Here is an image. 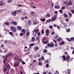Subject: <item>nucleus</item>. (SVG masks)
<instances>
[{
  "mask_svg": "<svg viewBox=\"0 0 74 74\" xmlns=\"http://www.w3.org/2000/svg\"><path fill=\"white\" fill-rule=\"evenodd\" d=\"M53 27V26L52 25H50V26H49V28H50L51 29H52Z\"/></svg>",
  "mask_w": 74,
  "mask_h": 74,
  "instance_id": "obj_60",
  "label": "nucleus"
},
{
  "mask_svg": "<svg viewBox=\"0 0 74 74\" xmlns=\"http://www.w3.org/2000/svg\"><path fill=\"white\" fill-rule=\"evenodd\" d=\"M10 56V54H9V53L8 54H7L6 55V57L7 58H7L8 57H9V56Z\"/></svg>",
  "mask_w": 74,
  "mask_h": 74,
  "instance_id": "obj_45",
  "label": "nucleus"
},
{
  "mask_svg": "<svg viewBox=\"0 0 74 74\" xmlns=\"http://www.w3.org/2000/svg\"><path fill=\"white\" fill-rule=\"evenodd\" d=\"M51 16V15L47 13L46 14V16L47 17H50V16Z\"/></svg>",
  "mask_w": 74,
  "mask_h": 74,
  "instance_id": "obj_30",
  "label": "nucleus"
},
{
  "mask_svg": "<svg viewBox=\"0 0 74 74\" xmlns=\"http://www.w3.org/2000/svg\"><path fill=\"white\" fill-rule=\"evenodd\" d=\"M6 4V3H4V4L3 3V1H0V6H2L3 5Z\"/></svg>",
  "mask_w": 74,
  "mask_h": 74,
  "instance_id": "obj_9",
  "label": "nucleus"
},
{
  "mask_svg": "<svg viewBox=\"0 0 74 74\" xmlns=\"http://www.w3.org/2000/svg\"><path fill=\"white\" fill-rule=\"evenodd\" d=\"M38 36H40L41 35V33L40 32H39L38 34Z\"/></svg>",
  "mask_w": 74,
  "mask_h": 74,
  "instance_id": "obj_53",
  "label": "nucleus"
},
{
  "mask_svg": "<svg viewBox=\"0 0 74 74\" xmlns=\"http://www.w3.org/2000/svg\"><path fill=\"white\" fill-rule=\"evenodd\" d=\"M10 30L11 31L13 32H16V28L14 26H11L10 27Z\"/></svg>",
  "mask_w": 74,
  "mask_h": 74,
  "instance_id": "obj_1",
  "label": "nucleus"
},
{
  "mask_svg": "<svg viewBox=\"0 0 74 74\" xmlns=\"http://www.w3.org/2000/svg\"><path fill=\"white\" fill-rule=\"evenodd\" d=\"M68 71L67 72L68 74H71V73L70 71H71V69H67Z\"/></svg>",
  "mask_w": 74,
  "mask_h": 74,
  "instance_id": "obj_16",
  "label": "nucleus"
},
{
  "mask_svg": "<svg viewBox=\"0 0 74 74\" xmlns=\"http://www.w3.org/2000/svg\"><path fill=\"white\" fill-rule=\"evenodd\" d=\"M47 37H43V38L42 41V42L43 43V42H44L45 40H46V38H47Z\"/></svg>",
  "mask_w": 74,
  "mask_h": 74,
  "instance_id": "obj_23",
  "label": "nucleus"
},
{
  "mask_svg": "<svg viewBox=\"0 0 74 74\" xmlns=\"http://www.w3.org/2000/svg\"><path fill=\"white\" fill-rule=\"evenodd\" d=\"M49 42V41L47 40H45L44 42H43V43L45 44H47Z\"/></svg>",
  "mask_w": 74,
  "mask_h": 74,
  "instance_id": "obj_19",
  "label": "nucleus"
},
{
  "mask_svg": "<svg viewBox=\"0 0 74 74\" xmlns=\"http://www.w3.org/2000/svg\"><path fill=\"white\" fill-rule=\"evenodd\" d=\"M7 58L6 57H5V58L3 60V62L4 64H5V62L6 61V60H7Z\"/></svg>",
  "mask_w": 74,
  "mask_h": 74,
  "instance_id": "obj_21",
  "label": "nucleus"
},
{
  "mask_svg": "<svg viewBox=\"0 0 74 74\" xmlns=\"http://www.w3.org/2000/svg\"><path fill=\"white\" fill-rule=\"evenodd\" d=\"M18 58V56L17 55H15L14 56V58L15 60H17Z\"/></svg>",
  "mask_w": 74,
  "mask_h": 74,
  "instance_id": "obj_14",
  "label": "nucleus"
},
{
  "mask_svg": "<svg viewBox=\"0 0 74 74\" xmlns=\"http://www.w3.org/2000/svg\"><path fill=\"white\" fill-rule=\"evenodd\" d=\"M55 32H54V31H52V32H51V34L52 35H53L55 34Z\"/></svg>",
  "mask_w": 74,
  "mask_h": 74,
  "instance_id": "obj_43",
  "label": "nucleus"
},
{
  "mask_svg": "<svg viewBox=\"0 0 74 74\" xmlns=\"http://www.w3.org/2000/svg\"><path fill=\"white\" fill-rule=\"evenodd\" d=\"M37 55L38 57H40V55L39 53H37Z\"/></svg>",
  "mask_w": 74,
  "mask_h": 74,
  "instance_id": "obj_52",
  "label": "nucleus"
},
{
  "mask_svg": "<svg viewBox=\"0 0 74 74\" xmlns=\"http://www.w3.org/2000/svg\"><path fill=\"white\" fill-rule=\"evenodd\" d=\"M67 40L69 41V42L71 41V40L70 38H67Z\"/></svg>",
  "mask_w": 74,
  "mask_h": 74,
  "instance_id": "obj_44",
  "label": "nucleus"
},
{
  "mask_svg": "<svg viewBox=\"0 0 74 74\" xmlns=\"http://www.w3.org/2000/svg\"><path fill=\"white\" fill-rule=\"evenodd\" d=\"M54 46V44L53 43H50V47H53Z\"/></svg>",
  "mask_w": 74,
  "mask_h": 74,
  "instance_id": "obj_12",
  "label": "nucleus"
},
{
  "mask_svg": "<svg viewBox=\"0 0 74 74\" xmlns=\"http://www.w3.org/2000/svg\"><path fill=\"white\" fill-rule=\"evenodd\" d=\"M39 49V48L37 46L36 47H34V50H38Z\"/></svg>",
  "mask_w": 74,
  "mask_h": 74,
  "instance_id": "obj_29",
  "label": "nucleus"
},
{
  "mask_svg": "<svg viewBox=\"0 0 74 74\" xmlns=\"http://www.w3.org/2000/svg\"><path fill=\"white\" fill-rule=\"evenodd\" d=\"M21 32H22V33H23L24 34H25V30L24 29H22L21 30Z\"/></svg>",
  "mask_w": 74,
  "mask_h": 74,
  "instance_id": "obj_33",
  "label": "nucleus"
},
{
  "mask_svg": "<svg viewBox=\"0 0 74 74\" xmlns=\"http://www.w3.org/2000/svg\"><path fill=\"white\" fill-rule=\"evenodd\" d=\"M34 43H32V44H30L29 46H34Z\"/></svg>",
  "mask_w": 74,
  "mask_h": 74,
  "instance_id": "obj_48",
  "label": "nucleus"
},
{
  "mask_svg": "<svg viewBox=\"0 0 74 74\" xmlns=\"http://www.w3.org/2000/svg\"><path fill=\"white\" fill-rule=\"evenodd\" d=\"M6 25H7L8 26L10 25L9 23L8 22H6L5 23Z\"/></svg>",
  "mask_w": 74,
  "mask_h": 74,
  "instance_id": "obj_49",
  "label": "nucleus"
},
{
  "mask_svg": "<svg viewBox=\"0 0 74 74\" xmlns=\"http://www.w3.org/2000/svg\"><path fill=\"white\" fill-rule=\"evenodd\" d=\"M16 14L17 13L16 10H15L14 12H12L11 13V15L12 16H16Z\"/></svg>",
  "mask_w": 74,
  "mask_h": 74,
  "instance_id": "obj_2",
  "label": "nucleus"
},
{
  "mask_svg": "<svg viewBox=\"0 0 74 74\" xmlns=\"http://www.w3.org/2000/svg\"><path fill=\"white\" fill-rule=\"evenodd\" d=\"M46 67H47V68L49 67V64H46Z\"/></svg>",
  "mask_w": 74,
  "mask_h": 74,
  "instance_id": "obj_54",
  "label": "nucleus"
},
{
  "mask_svg": "<svg viewBox=\"0 0 74 74\" xmlns=\"http://www.w3.org/2000/svg\"><path fill=\"white\" fill-rule=\"evenodd\" d=\"M37 23V21H35L34 22V24L36 25V23Z\"/></svg>",
  "mask_w": 74,
  "mask_h": 74,
  "instance_id": "obj_63",
  "label": "nucleus"
},
{
  "mask_svg": "<svg viewBox=\"0 0 74 74\" xmlns=\"http://www.w3.org/2000/svg\"><path fill=\"white\" fill-rule=\"evenodd\" d=\"M35 32H36V34H37V33H38V32L39 29H35Z\"/></svg>",
  "mask_w": 74,
  "mask_h": 74,
  "instance_id": "obj_26",
  "label": "nucleus"
},
{
  "mask_svg": "<svg viewBox=\"0 0 74 74\" xmlns=\"http://www.w3.org/2000/svg\"><path fill=\"white\" fill-rule=\"evenodd\" d=\"M50 31L49 30V29H47L46 30V34H49V33Z\"/></svg>",
  "mask_w": 74,
  "mask_h": 74,
  "instance_id": "obj_25",
  "label": "nucleus"
},
{
  "mask_svg": "<svg viewBox=\"0 0 74 74\" xmlns=\"http://www.w3.org/2000/svg\"><path fill=\"white\" fill-rule=\"evenodd\" d=\"M72 5V3L71 2V1H69L68 3V5Z\"/></svg>",
  "mask_w": 74,
  "mask_h": 74,
  "instance_id": "obj_11",
  "label": "nucleus"
},
{
  "mask_svg": "<svg viewBox=\"0 0 74 74\" xmlns=\"http://www.w3.org/2000/svg\"><path fill=\"white\" fill-rule=\"evenodd\" d=\"M30 7L31 8H36V7L35 6H32V5H30Z\"/></svg>",
  "mask_w": 74,
  "mask_h": 74,
  "instance_id": "obj_57",
  "label": "nucleus"
},
{
  "mask_svg": "<svg viewBox=\"0 0 74 74\" xmlns=\"http://www.w3.org/2000/svg\"><path fill=\"white\" fill-rule=\"evenodd\" d=\"M70 40L72 41L74 40V38L73 37L71 38Z\"/></svg>",
  "mask_w": 74,
  "mask_h": 74,
  "instance_id": "obj_50",
  "label": "nucleus"
},
{
  "mask_svg": "<svg viewBox=\"0 0 74 74\" xmlns=\"http://www.w3.org/2000/svg\"><path fill=\"white\" fill-rule=\"evenodd\" d=\"M51 21V19H50L47 20V21L50 22Z\"/></svg>",
  "mask_w": 74,
  "mask_h": 74,
  "instance_id": "obj_47",
  "label": "nucleus"
},
{
  "mask_svg": "<svg viewBox=\"0 0 74 74\" xmlns=\"http://www.w3.org/2000/svg\"><path fill=\"white\" fill-rule=\"evenodd\" d=\"M58 46V45L56 43H55V47H57Z\"/></svg>",
  "mask_w": 74,
  "mask_h": 74,
  "instance_id": "obj_61",
  "label": "nucleus"
},
{
  "mask_svg": "<svg viewBox=\"0 0 74 74\" xmlns=\"http://www.w3.org/2000/svg\"><path fill=\"white\" fill-rule=\"evenodd\" d=\"M69 16H70V17H71L72 16V14H71V13L69 12Z\"/></svg>",
  "mask_w": 74,
  "mask_h": 74,
  "instance_id": "obj_32",
  "label": "nucleus"
},
{
  "mask_svg": "<svg viewBox=\"0 0 74 74\" xmlns=\"http://www.w3.org/2000/svg\"><path fill=\"white\" fill-rule=\"evenodd\" d=\"M11 23L12 24H13V25H17V23L16 21H12L11 22Z\"/></svg>",
  "mask_w": 74,
  "mask_h": 74,
  "instance_id": "obj_7",
  "label": "nucleus"
},
{
  "mask_svg": "<svg viewBox=\"0 0 74 74\" xmlns=\"http://www.w3.org/2000/svg\"><path fill=\"white\" fill-rule=\"evenodd\" d=\"M66 59H70V56H66Z\"/></svg>",
  "mask_w": 74,
  "mask_h": 74,
  "instance_id": "obj_55",
  "label": "nucleus"
},
{
  "mask_svg": "<svg viewBox=\"0 0 74 74\" xmlns=\"http://www.w3.org/2000/svg\"><path fill=\"white\" fill-rule=\"evenodd\" d=\"M40 20L42 21V22H44L45 21V18H40Z\"/></svg>",
  "mask_w": 74,
  "mask_h": 74,
  "instance_id": "obj_28",
  "label": "nucleus"
},
{
  "mask_svg": "<svg viewBox=\"0 0 74 74\" xmlns=\"http://www.w3.org/2000/svg\"><path fill=\"white\" fill-rule=\"evenodd\" d=\"M6 70V68L5 67L3 69V71H4V72H5Z\"/></svg>",
  "mask_w": 74,
  "mask_h": 74,
  "instance_id": "obj_56",
  "label": "nucleus"
},
{
  "mask_svg": "<svg viewBox=\"0 0 74 74\" xmlns=\"http://www.w3.org/2000/svg\"><path fill=\"white\" fill-rule=\"evenodd\" d=\"M62 40V39L61 38H59L57 40H58L59 41Z\"/></svg>",
  "mask_w": 74,
  "mask_h": 74,
  "instance_id": "obj_35",
  "label": "nucleus"
},
{
  "mask_svg": "<svg viewBox=\"0 0 74 74\" xmlns=\"http://www.w3.org/2000/svg\"><path fill=\"white\" fill-rule=\"evenodd\" d=\"M30 51H31V49H30V48H28V49H27V52H30Z\"/></svg>",
  "mask_w": 74,
  "mask_h": 74,
  "instance_id": "obj_36",
  "label": "nucleus"
},
{
  "mask_svg": "<svg viewBox=\"0 0 74 74\" xmlns=\"http://www.w3.org/2000/svg\"><path fill=\"white\" fill-rule=\"evenodd\" d=\"M39 66H42V62H41V60H40L39 62Z\"/></svg>",
  "mask_w": 74,
  "mask_h": 74,
  "instance_id": "obj_27",
  "label": "nucleus"
},
{
  "mask_svg": "<svg viewBox=\"0 0 74 74\" xmlns=\"http://www.w3.org/2000/svg\"><path fill=\"white\" fill-rule=\"evenodd\" d=\"M64 27H66L67 25H66V24L65 23H64Z\"/></svg>",
  "mask_w": 74,
  "mask_h": 74,
  "instance_id": "obj_62",
  "label": "nucleus"
},
{
  "mask_svg": "<svg viewBox=\"0 0 74 74\" xmlns=\"http://www.w3.org/2000/svg\"><path fill=\"white\" fill-rule=\"evenodd\" d=\"M62 58L63 59V60H64V61H66V60H67V59L66 58V56H64V55L62 56Z\"/></svg>",
  "mask_w": 74,
  "mask_h": 74,
  "instance_id": "obj_6",
  "label": "nucleus"
},
{
  "mask_svg": "<svg viewBox=\"0 0 74 74\" xmlns=\"http://www.w3.org/2000/svg\"><path fill=\"white\" fill-rule=\"evenodd\" d=\"M63 16L65 17V18H67L68 17V15L64 13L63 14Z\"/></svg>",
  "mask_w": 74,
  "mask_h": 74,
  "instance_id": "obj_20",
  "label": "nucleus"
},
{
  "mask_svg": "<svg viewBox=\"0 0 74 74\" xmlns=\"http://www.w3.org/2000/svg\"><path fill=\"white\" fill-rule=\"evenodd\" d=\"M9 33L10 35H12V36L14 35V34H13V32H9Z\"/></svg>",
  "mask_w": 74,
  "mask_h": 74,
  "instance_id": "obj_41",
  "label": "nucleus"
},
{
  "mask_svg": "<svg viewBox=\"0 0 74 74\" xmlns=\"http://www.w3.org/2000/svg\"><path fill=\"white\" fill-rule=\"evenodd\" d=\"M57 17L56 15L52 17L51 19V21H54L56 19Z\"/></svg>",
  "mask_w": 74,
  "mask_h": 74,
  "instance_id": "obj_3",
  "label": "nucleus"
},
{
  "mask_svg": "<svg viewBox=\"0 0 74 74\" xmlns=\"http://www.w3.org/2000/svg\"><path fill=\"white\" fill-rule=\"evenodd\" d=\"M6 66L7 68L8 69V70H10V64L8 63H6Z\"/></svg>",
  "mask_w": 74,
  "mask_h": 74,
  "instance_id": "obj_4",
  "label": "nucleus"
},
{
  "mask_svg": "<svg viewBox=\"0 0 74 74\" xmlns=\"http://www.w3.org/2000/svg\"><path fill=\"white\" fill-rule=\"evenodd\" d=\"M17 28L18 29V30L21 31L22 30V28L21 26H18L17 27Z\"/></svg>",
  "mask_w": 74,
  "mask_h": 74,
  "instance_id": "obj_10",
  "label": "nucleus"
},
{
  "mask_svg": "<svg viewBox=\"0 0 74 74\" xmlns=\"http://www.w3.org/2000/svg\"><path fill=\"white\" fill-rule=\"evenodd\" d=\"M47 51H48V50H47V49H44L43 50V53H47Z\"/></svg>",
  "mask_w": 74,
  "mask_h": 74,
  "instance_id": "obj_24",
  "label": "nucleus"
},
{
  "mask_svg": "<svg viewBox=\"0 0 74 74\" xmlns=\"http://www.w3.org/2000/svg\"><path fill=\"white\" fill-rule=\"evenodd\" d=\"M26 35L27 36H29L30 35V32H27V33H26Z\"/></svg>",
  "mask_w": 74,
  "mask_h": 74,
  "instance_id": "obj_31",
  "label": "nucleus"
},
{
  "mask_svg": "<svg viewBox=\"0 0 74 74\" xmlns=\"http://www.w3.org/2000/svg\"><path fill=\"white\" fill-rule=\"evenodd\" d=\"M35 41V38L34 37H33L32 38L31 41L32 42H34Z\"/></svg>",
  "mask_w": 74,
  "mask_h": 74,
  "instance_id": "obj_13",
  "label": "nucleus"
},
{
  "mask_svg": "<svg viewBox=\"0 0 74 74\" xmlns=\"http://www.w3.org/2000/svg\"><path fill=\"white\" fill-rule=\"evenodd\" d=\"M44 29H42V30L41 33L42 34H43L44 33Z\"/></svg>",
  "mask_w": 74,
  "mask_h": 74,
  "instance_id": "obj_46",
  "label": "nucleus"
},
{
  "mask_svg": "<svg viewBox=\"0 0 74 74\" xmlns=\"http://www.w3.org/2000/svg\"><path fill=\"white\" fill-rule=\"evenodd\" d=\"M44 60V56H42L41 57V58H39L38 59V60L39 61H40V60Z\"/></svg>",
  "mask_w": 74,
  "mask_h": 74,
  "instance_id": "obj_8",
  "label": "nucleus"
},
{
  "mask_svg": "<svg viewBox=\"0 0 74 74\" xmlns=\"http://www.w3.org/2000/svg\"><path fill=\"white\" fill-rule=\"evenodd\" d=\"M12 0H8V1H7V2L8 3H10L12 2Z\"/></svg>",
  "mask_w": 74,
  "mask_h": 74,
  "instance_id": "obj_40",
  "label": "nucleus"
},
{
  "mask_svg": "<svg viewBox=\"0 0 74 74\" xmlns=\"http://www.w3.org/2000/svg\"><path fill=\"white\" fill-rule=\"evenodd\" d=\"M36 40L37 41H38L40 40V38L39 36L37 37L36 38Z\"/></svg>",
  "mask_w": 74,
  "mask_h": 74,
  "instance_id": "obj_42",
  "label": "nucleus"
},
{
  "mask_svg": "<svg viewBox=\"0 0 74 74\" xmlns=\"http://www.w3.org/2000/svg\"><path fill=\"white\" fill-rule=\"evenodd\" d=\"M14 5H17L18 7H22V5L21 4H18L17 5V4H14Z\"/></svg>",
  "mask_w": 74,
  "mask_h": 74,
  "instance_id": "obj_37",
  "label": "nucleus"
},
{
  "mask_svg": "<svg viewBox=\"0 0 74 74\" xmlns=\"http://www.w3.org/2000/svg\"><path fill=\"white\" fill-rule=\"evenodd\" d=\"M20 36H22L23 35H24V34L23 33H21V34H19Z\"/></svg>",
  "mask_w": 74,
  "mask_h": 74,
  "instance_id": "obj_58",
  "label": "nucleus"
},
{
  "mask_svg": "<svg viewBox=\"0 0 74 74\" xmlns=\"http://www.w3.org/2000/svg\"><path fill=\"white\" fill-rule=\"evenodd\" d=\"M70 11L72 12V13L74 14V10H71Z\"/></svg>",
  "mask_w": 74,
  "mask_h": 74,
  "instance_id": "obj_39",
  "label": "nucleus"
},
{
  "mask_svg": "<svg viewBox=\"0 0 74 74\" xmlns=\"http://www.w3.org/2000/svg\"><path fill=\"white\" fill-rule=\"evenodd\" d=\"M59 12H60V14H62L63 12V10H59Z\"/></svg>",
  "mask_w": 74,
  "mask_h": 74,
  "instance_id": "obj_38",
  "label": "nucleus"
},
{
  "mask_svg": "<svg viewBox=\"0 0 74 74\" xmlns=\"http://www.w3.org/2000/svg\"><path fill=\"white\" fill-rule=\"evenodd\" d=\"M13 55L12 53V52H10L9 53V56L10 57H12Z\"/></svg>",
  "mask_w": 74,
  "mask_h": 74,
  "instance_id": "obj_34",
  "label": "nucleus"
},
{
  "mask_svg": "<svg viewBox=\"0 0 74 74\" xmlns=\"http://www.w3.org/2000/svg\"><path fill=\"white\" fill-rule=\"evenodd\" d=\"M45 62L46 63H48V62H49V60H45Z\"/></svg>",
  "mask_w": 74,
  "mask_h": 74,
  "instance_id": "obj_51",
  "label": "nucleus"
},
{
  "mask_svg": "<svg viewBox=\"0 0 74 74\" xmlns=\"http://www.w3.org/2000/svg\"><path fill=\"white\" fill-rule=\"evenodd\" d=\"M27 22L28 23V25H29V24H32V21H31V20H28L27 21Z\"/></svg>",
  "mask_w": 74,
  "mask_h": 74,
  "instance_id": "obj_18",
  "label": "nucleus"
},
{
  "mask_svg": "<svg viewBox=\"0 0 74 74\" xmlns=\"http://www.w3.org/2000/svg\"><path fill=\"white\" fill-rule=\"evenodd\" d=\"M31 16H34L35 15V12L34 11H31Z\"/></svg>",
  "mask_w": 74,
  "mask_h": 74,
  "instance_id": "obj_5",
  "label": "nucleus"
},
{
  "mask_svg": "<svg viewBox=\"0 0 74 74\" xmlns=\"http://www.w3.org/2000/svg\"><path fill=\"white\" fill-rule=\"evenodd\" d=\"M16 13L18 14H20L22 12V11L20 10H18L16 11Z\"/></svg>",
  "mask_w": 74,
  "mask_h": 74,
  "instance_id": "obj_17",
  "label": "nucleus"
},
{
  "mask_svg": "<svg viewBox=\"0 0 74 74\" xmlns=\"http://www.w3.org/2000/svg\"><path fill=\"white\" fill-rule=\"evenodd\" d=\"M18 65H19L18 63H16L14 65V66L15 67H17Z\"/></svg>",
  "mask_w": 74,
  "mask_h": 74,
  "instance_id": "obj_22",
  "label": "nucleus"
},
{
  "mask_svg": "<svg viewBox=\"0 0 74 74\" xmlns=\"http://www.w3.org/2000/svg\"><path fill=\"white\" fill-rule=\"evenodd\" d=\"M60 5H55V8L57 9H60Z\"/></svg>",
  "mask_w": 74,
  "mask_h": 74,
  "instance_id": "obj_15",
  "label": "nucleus"
},
{
  "mask_svg": "<svg viewBox=\"0 0 74 74\" xmlns=\"http://www.w3.org/2000/svg\"><path fill=\"white\" fill-rule=\"evenodd\" d=\"M65 42H63L61 44V45H63L64 44Z\"/></svg>",
  "mask_w": 74,
  "mask_h": 74,
  "instance_id": "obj_64",
  "label": "nucleus"
},
{
  "mask_svg": "<svg viewBox=\"0 0 74 74\" xmlns=\"http://www.w3.org/2000/svg\"><path fill=\"white\" fill-rule=\"evenodd\" d=\"M65 8V6H63L62 7V8H61V9H64Z\"/></svg>",
  "mask_w": 74,
  "mask_h": 74,
  "instance_id": "obj_59",
  "label": "nucleus"
}]
</instances>
